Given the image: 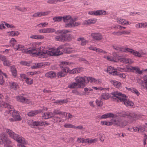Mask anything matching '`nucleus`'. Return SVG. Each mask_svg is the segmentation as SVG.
Here are the masks:
<instances>
[{
  "mask_svg": "<svg viewBox=\"0 0 147 147\" xmlns=\"http://www.w3.org/2000/svg\"><path fill=\"white\" fill-rule=\"evenodd\" d=\"M113 47L115 50L117 51L127 53V50L128 49L127 48H125L121 47L120 46H117L116 45L113 46Z\"/></svg>",
  "mask_w": 147,
  "mask_h": 147,
  "instance_id": "obj_26",
  "label": "nucleus"
},
{
  "mask_svg": "<svg viewBox=\"0 0 147 147\" xmlns=\"http://www.w3.org/2000/svg\"><path fill=\"white\" fill-rule=\"evenodd\" d=\"M16 99L17 101L22 103L26 104L31 103V101L30 99L21 95L16 96Z\"/></svg>",
  "mask_w": 147,
  "mask_h": 147,
  "instance_id": "obj_13",
  "label": "nucleus"
},
{
  "mask_svg": "<svg viewBox=\"0 0 147 147\" xmlns=\"http://www.w3.org/2000/svg\"><path fill=\"white\" fill-rule=\"evenodd\" d=\"M9 33V36H17L20 33L18 31H12L9 32H8Z\"/></svg>",
  "mask_w": 147,
  "mask_h": 147,
  "instance_id": "obj_43",
  "label": "nucleus"
},
{
  "mask_svg": "<svg viewBox=\"0 0 147 147\" xmlns=\"http://www.w3.org/2000/svg\"><path fill=\"white\" fill-rule=\"evenodd\" d=\"M71 31L68 30H58L55 32L57 34H60V35L57 36L55 37V40L57 41L64 42L63 38V34H67Z\"/></svg>",
  "mask_w": 147,
  "mask_h": 147,
  "instance_id": "obj_10",
  "label": "nucleus"
},
{
  "mask_svg": "<svg viewBox=\"0 0 147 147\" xmlns=\"http://www.w3.org/2000/svg\"><path fill=\"white\" fill-rule=\"evenodd\" d=\"M69 73L71 74H75L79 73L81 72V69L79 68H76L71 70L69 69Z\"/></svg>",
  "mask_w": 147,
  "mask_h": 147,
  "instance_id": "obj_38",
  "label": "nucleus"
},
{
  "mask_svg": "<svg viewBox=\"0 0 147 147\" xmlns=\"http://www.w3.org/2000/svg\"><path fill=\"white\" fill-rule=\"evenodd\" d=\"M40 43L35 42L33 44V47L32 48L26 49L23 52L25 53L30 54L32 56H38L41 58L46 57L47 55L57 56L63 54V51L59 50L63 49L64 46L62 45L56 49L53 48L49 49V50H45V47L37 48V46Z\"/></svg>",
  "mask_w": 147,
  "mask_h": 147,
  "instance_id": "obj_1",
  "label": "nucleus"
},
{
  "mask_svg": "<svg viewBox=\"0 0 147 147\" xmlns=\"http://www.w3.org/2000/svg\"><path fill=\"white\" fill-rule=\"evenodd\" d=\"M67 102V99H64L62 100H57L56 101V102L57 103L63 104L66 103Z\"/></svg>",
  "mask_w": 147,
  "mask_h": 147,
  "instance_id": "obj_59",
  "label": "nucleus"
},
{
  "mask_svg": "<svg viewBox=\"0 0 147 147\" xmlns=\"http://www.w3.org/2000/svg\"><path fill=\"white\" fill-rule=\"evenodd\" d=\"M9 86L11 88L13 89L14 90L17 89V88L18 87V84L17 83L13 82H9Z\"/></svg>",
  "mask_w": 147,
  "mask_h": 147,
  "instance_id": "obj_34",
  "label": "nucleus"
},
{
  "mask_svg": "<svg viewBox=\"0 0 147 147\" xmlns=\"http://www.w3.org/2000/svg\"><path fill=\"white\" fill-rule=\"evenodd\" d=\"M68 87L70 88H78V85L76 82L70 83L68 85Z\"/></svg>",
  "mask_w": 147,
  "mask_h": 147,
  "instance_id": "obj_36",
  "label": "nucleus"
},
{
  "mask_svg": "<svg viewBox=\"0 0 147 147\" xmlns=\"http://www.w3.org/2000/svg\"><path fill=\"white\" fill-rule=\"evenodd\" d=\"M88 48L90 50H92L94 51H95L96 52L101 53L104 54L107 53V52L106 51L102 50V49L100 48H97L96 47H94L92 46H90Z\"/></svg>",
  "mask_w": 147,
  "mask_h": 147,
  "instance_id": "obj_24",
  "label": "nucleus"
},
{
  "mask_svg": "<svg viewBox=\"0 0 147 147\" xmlns=\"http://www.w3.org/2000/svg\"><path fill=\"white\" fill-rule=\"evenodd\" d=\"M50 13V11H46L40 12V17L48 15Z\"/></svg>",
  "mask_w": 147,
  "mask_h": 147,
  "instance_id": "obj_55",
  "label": "nucleus"
},
{
  "mask_svg": "<svg viewBox=\"0 0 147 147\" xmlns=\"http://www.w3.org/2000/svg\"><path fill=\"white\" fill-rule=\"evenodd\" d=\"M76 82L78 83V88H81L85 86L86 83V77H82L77 76L74 78Z\"/></svg>",
  "mask_w": 147,
  "mask_h": 147,
  "instance_id": "obj_9",
  "label": "nucleus"
},
{
  "mask_svg": "<svg viewBox=\"0 0 147 147\" xmlns=\"http://www.w3.org/2000/svg\"><path fill=\"white\" fill-rule=\"evenodd\" d=\"M95 79V78L92 77H86V84L87 83L89 82L92 83H94Z\"/></svg>",
  "mask_w": 147,
  "mask_h": 147,
  "instance_id": "obj_51",
  "label": "nucleus"
},
{
  "mask_svg": "<svg viewBox=\"0 0 147 147\" xmlns=\"http://www.w3.org/2000/svg\"><path fill=\"white\" fill-rule=\"evenodd\" d=\"M48 25V23L47 22L37 24L35 26V27L36 28L37 27H38L39 28L45 27H47Z\"/></svg>",
  "mask_w": 147,
  "mask_h": 147,
  "instance_id": "obj_46",
  "label": "nucleus"
},
{
  "mask_svg": "<svg viewBox=\"0 0 147 147\" xmlns=\"http://www.w3.org/2000/svg\"><path fill=\"white\" fill-rule=\"evenodd\" d=\"M67 119H69L71 118L72 117V115L69 113H65V115H63Z\"/></svg>",
  "mask_w": 147,
  "mask_h": 147,
  "instance_id": "obj_63",
  "label": "nucleus"
},
{
  "mask_svg": "<svg viewBox=\"0 0 147 147\" xmlns=\"http://www.w3.org/2000/svg\"><path fill=\"white\" fill-rule=\"evenodd\" d=\"M123 116L124 117H128L130 119H135L136 118L137 115L136 114L131 112L129 113L128 112L123 113Z\"/></svg>",
  "mask_w": 147,
  "mask_h": 147,
  "instance_id": "obj_16",
  "label": "nucleus"
},
{
  "mask_svg": "<svg viewBox=\"0 0 147 147\" xmlns=\"http://www.w3.org/2000/svg\"><path fill=\"white\" fill-rule=\"evenodd\" d=\"M28 124L32 128L34 127L35 126H47L49 125V123L47 121H32V120H30L28 121Z\"/></svg>",
  "mask_w": 147,
  "mask_h": 147,
  "instance_id": "obj_8",
  "label": "nucleus"
},
{
  "mask_svg": "<svg viewBox=\"0 0 147 147\" xmlns=\"http://www.w3.org/2000/svg\"><path fill=\"white\" fill-rule=\"evenodd\" d=\"M3 75L6 77V74L3 73L0 70V84L1 85L3 84L4 82L3 79Z\"/></svg>",
  "mask_w": 147,
  "mask_h": 147,
  "instance_id": "obj_42",
  "label": "nucleus"
},
{
  "mask_svg": "<svg viewBox=\"0 0 147 147\" xmlns=\"http://www.w3.org/2000/svg\"><path fill=\"white\" fill-rule=\"evenodd\" d=\"M64 127L65 128H74V127H75V126L70 123H65L64 125Z\"/></svg>",
  "mask_w": 147,
  "mask_h": 147,
  "instance_id": "obj_53",
  "label": "nucleus"
},
{
  "mask_svg": "<svg viewBox=\"0 0 147 147\" xmlns=\"http://www.w3.org/2000/svg\"><path fill=\"white\" fill-rule=\"evenodd\" d=\"M107 71V73L113 75L115 76L117 75V70L114 69L113 67L110 66L108 67Z\"/></svg>",
  "mask_w": 147,
  "mask_h": 147,
  "instance_id": "obj_23",
  "label": "nucleus"
},
{
  "mask_svg": "<svg viewBox=\"0 0 147 147\" xmlns=\"http://www.w3.org/2000/svg\"><path fill=\"white\" fill-rule=\"evenodd\" d=\"M103 58L105 59H107V60L110 61H116V59L114 57H112L111 56H106L104 55L103 57Z\"/></svg>",
  "mask_w": 147,
  "mask_h": 147,
  "instance_id": "obj_40",
  "label": "nucleus"
},
{
  "mask_svg": "<svg viewBox=\"0 0 147 147\" xmlns=\"http://www.w3.org/2000/svg\"><path fill=\"white\" fill-rule=\"evenodd\" d=\"M110 82L116 88H119L121 86V84L119 82L115 80H111Z\"/></svg>",
  "mask_w": 147,
  "mask_h": 147,
  "instance_id": "obj_31",
  "label": "nucleus"
},
{
  "mask_svg": "<svg viewBox=\"0 0 147 147\" xmlns=\"http://www.w3.org/2000/svg\"><path fill=\"white\" fill-rule=\"evenodd\" d=\"M11 143V141L7 138L5 134H2L0 136V144H4L5 147H12L10 146H6V144H9Z\"/></svg>",
  "mask_w": 147,
  "mask_h": 147,
  "instance_id": "obj_11",
  "label": "nucleus"
},
{
  "mask_svg": "<svg viewBox=\"0 0 147 147\" xmlns=\"http://www.w3.org/2000/svg\"><path fill=\"white\" fill-rule=\"evenodd\" d=\"M41 112V110H36L34 111H31L28 113V115L29 116H32L35 115Z\"/></svg>",
  "mask_w": 147,
  "mask_h": 147,
  "instance_id": "obj_32",
  "label": "nucleus"
},
{
  "mask_svg": "<svg viewBox=\"0 0 147 147\" xmlns=\"http://www.w3.org/2000/svg\"><path fill=\"white\" fill-rule=\"evenodd\" d=\"M116 20L117 23L119 24L126 25H129V22L126 21L124 19L120 18H117L116 19Z\"/></svg>",
  "mask_w": 147,
  "mask_h": 147,
  "instance_id": "obj_21",
  "label": "nucleus"
},
{
  "mask_svg": "<svg viewBox=\"0 0 147 147\" xmlns=\"http://www.w3.org/2000/svg\"><path fill=\"white\" fill-rule=\"evenodd\" d=\"M10 62L6 59L3 62L4 65L7 66H9L10 65Z\"/></svg>",
  "mask_w": 147,
  "mask_h": 147,
  "instance_id": "obj_61",
  "label": "nucleus"
},
{
  "mask_svg": "<svg viewBox=\"0 0 147 147\" xmlns=\"http://www.w3.org/2000/svg\"><path fill=\"white\" fill-rule=\"evenodd\" d=\"M44 37L41 35H32L30 36V38L36 39H41L44 38Z\"/></svg>",
  "mask_w": 147,
  "mask_h": 147,
  "instance_id": "obj_41",
  "label": "nucleus"
},
{
  "mask_svg": "<svg viewBox=\"0 0 147 147\" xmlns=\"http://www.w3.org/2000/svg\"><path fill=\"white\" fill-rule=\"evenodd\" d=\"M53 116V113L51 112H47L42 114L43 119H46L51 118Z\"/></svg>",
  "mask_w": 147,
  "mask_h": 147,
  "instance_id": "obj_27",
  "label": "nucleus"
},
{
  "mask_svg": "<svg viewBox=\"0 0 147 147\" xmlns=\"http://www.w3.org/2000/svg\"><path fill=\"white\" fill-rule=\"evenodd\" d=\"M121 32V35L123 34L124 35H129L130 33V30H123Z\"/></svg>",
  "mask_w": 147,
  "mask_h": 147,
  "instance_id": "obj_58",
  "label": "nucleus"
},
{
  "mask_svg": "<svg viewBox=\"0 0 147 147\" xmlns=\"http://www.w3.org/2000/svg\"><path fill=\"white\" fill-rule=\"evenodd\" d=\"M53 113L55 115H65V112H61L58 109L55 110L53 112Z\"/></svg>",
  "mask_w": 147,
  "mask_h": 147,
  "instance_id": "obj_47",
  "label": "nucleus"
},
{
  "mask_svg": "<svg viewBox=\"0 0 147 147\" xmlns=\"http://www.w3.org/2000/svg\"><path fill=\"white\" fill-rule=\"evenodd\" d=\"M97 19L95 18H92L84 21L82 24L84 25H90L95 24L96 22Z\"/></svg>",
  "mask_w": 147,
  "mask_h": 147,
  "instance_id": "obj_19",
  "label": "nucleus"
},
{
  "mask_svg": "<svg viewBox=\"0 0 147 147\" xmlns=\"http://www.w3.org/2000/svg\"><path fill=\"white\" fill-rule=\"evenodd\" d=\"M130 54H132L136 57H141L142 55H145L146 53L142 52V51L140 52L136 51L132 49L128 48L127 53Z\"/></svg>",
  "mask_w": 147,
  "mask_h": 147,
  "instance_id": "obj_12",
  "label": "nucleus"
},
{
  "mask_svg": "<svg viewBox=\"0 0 147 147\" xmlns=\"http://www.w3.org/2000/svg\"><path fill=\"white\" fill-rule=\"evenodd\" d=\"M24 47L23 45L20 44H16L14 46L13 49L16 51H22L24 49Z\"/></svg>",
  "mask_w": 147,
  "mask_h": 147,
  "instance_id": "obj_33",
  "label": "nucleus"
},
{
  "mask_svg": "<svg viewBox=\"0 0 147 147\" xmlns=\"http://www.w3.org/2000/svg\"><path fill=\"white\" fill-rule=\"evenodd\" d=\"M133 71L134 72H135L136 74H142V71L140 70V68L138 67H134Z\"/></svg>",
  "mask_w": 147,
  "mask_h": 147,
  "instance_id": "obj_44",
  "label": "nucleus"
},
{
  "mask_svg": "<svg viewBox=\"0 0 147 147\" xmlns=\"http://www.w3.org/2000/svg\"><path fill=\"white\" fill-rule=\"evenodd\" d=\"M69 65V62H63L60 65V67L62 71L58 73L57 76L59 78L64 76L67 73L69 72V69L66 66Z\"/></svg>",
  "mask_w": 147,
  "mask_h": 147,
  "instance_id": "obj_7",
  "label": "nucleus"
},
{
  "mask_svg": "<svg viewBox=\"0 0 147 147\" xmlns=\"http://www.w3.org/2000/svg\"><path fill=\"white\" fill-rule=\"evenodd\" d=\"M37 65L38 66V68H40L45 67L46 65H49V63L48 62L37 63Z\"/></svg>",
  "mask_w": 147,
  "mask_h": 147,
  "instance_id": "obj_49",
  "label": "nucleus"
},
{
  "mask_svg": "<svg viewBox=\"0 0 147 147\" xmlns=\"http://www.w3.org/2000/svg\"><path fill=\"white\" fill-rule=\"evenodd\" d=\"M97 139L96 138L94 139L89 138H87L86 139V143L90 144L96 143L97 141Z\"/></svg>",
  "mask_w": 147,
  "mask_h": 147,
  "instance_id": "obj_37",
  "label": "nucleus"
},
{
  "mask_svg": "<svg viewBox=\"0 0 147 147\" xmlns=\"http://www.w3.org/2000/svg\"><path fill=\"white\" fill-rule=\"evenodd\" d=\"M92 88L96 90H105L108 89V88H103L101 87H99L98 88L95 86H92Z\"/></svg>",
  "mask_w": 147,
  "mask_h": 147,
  "instance_id": "obj_60",
  "label": "nucleus"
},
{
  "mask_svg": "<svg viewBox=\"0 0 147 147\" xmlns=\"http://www.w3.org/2000/svg\"><path fill=\"white\" fill-rule=\"evenodd\" d=\"M88 14L90 15H94L96 16L107 14L106 11L104 10H98L89 11Z\"/></svg>",
  "mask_w": 147,
  "mask_h": 147,
  "instance_id": "obj_14",
  "label": "nucleus"
},
{
  "mask_svg": "<svg viewBox=\"0 0 147 147\" xmlns=\"http://www.w3.org/2000/svg\"><path fill=\"white\" fill-rule=\"evenodd\" d=\"M37 72L36 71H33V72H28L26 73L27 74L28 76H32L36 74H37Z\"/></svg>",
  "mask_w": 147,
  "mask_h": 147,
  "instance_id": "obj_62",
  "label": "nucleus"
},
{
  "mask_svg": "<svg viewBox=\"0 0 147 147\" xmlns=\"http://www.w3.org/2000/svg\"><path fill=\"white\" fill-rule=\"evenodd\" d=\"M121 62L125 64H131L134 63V61L131 59L127 58H122L119 59Z\"/></svg>",
  "mask_w": 147,
  "mask_h": 147,
  "instance_id": "obj_22",
  "label": "nucleus"
},
{
  "mask_svg": "<svg viewBox=\"0 0 147 147\" xmlns=\"http://www.w3.org/2000/svg\"><path fill=\"white\" fill-rule=\"evenodd\" d=\"M11 70L13 75L16 76L17 74V72L15 67L14 66H11Z\"/></svg>",
  "mask_w": 147,
  "mask_h": 147,
  "instance_id": "obj_45",
  "label": "nucleus"
},
{
  "mask_svg": "<svg viewBox=\"0 0 147 147\" xmlns=\"http://www.w3.org/2000/svg\"><path fill=\"white\" fill-rule=\"evenodd\" d=\"M109 97L110 96L108 93H103L101 94L100 98L101 100H107L109 99Z\"/></svg>",
  "mask_w": 147,
  "mask_h": 147,
  "instance_id": "obj_35",
  "label": "nucleus"
},
{
  "mask_svg": "<svg viewBox=\"0 0 147 147\" xmlns=\"http://www.w3.org/2000/svg\"><path fill=\"white\" fill-rule=\"evenodd\" d=\"M96 105L98 106L101 107L102 106L103 102L101 100H96Z\"/></svg>",
  "mask_w": 147,
  "mask_h": 147,
  "instance_id": "obj_64",
  "label": "nucleus"
},
{
  "mask_svg": "<svg viewBox=\"0 0 147 147\" xmlns=\"http://www.w3.org/2000/svg\"><path fill=\"white\" fill-rule=\"evenodd\" d=\"M26 81V83L28 85H31L33 83V80L30 78H27Z\"/></svg>",
  "mask_w": 147,
  "mask_h": 147,
  "instance_id": "obj_54",
  "label": "nucleus"
},
{
  "mask_svg": "<svg viewBox=\"0 0 147 147\" xmlns=\"http://www.w3.org/2000/svg\"><path fill=\"white\" fill-rule=\"evenodd\" d=\"M20 64L23 65L29 66L30 65V62L26 61H21L20 62Z\"/></svg>",
  "mask_w": 147,
  "mask_h": 147,
  "instance_id": "obj_57",
  "label": "nucleus"
},
{
  "mask_svg": "<svg viewBox=\"0 0 147 147\" xmlns=\"http://www.w3.org/2000/svg\"><path fill=\"white\" fill-rule=\"evenodd\" d=\"M55 32V30L51 28H43L39 29L38 32L40 33H48Z\"/></svg>",
  "mask_w": 147,
  "mask_h": 147,
  "instance_id": "obj_18",
  "label": "nucleus"
},
{
  "mask_svg": "<svg viewBox=\"0 0 147 147\" xmlns=\"http://www.w3.org/2000/svg\"><path fill=\"white\" fill-rule=\"evenodd\" d=\"M73 37L72 35L71 34H63L64 41H70L72 40Z\"/></svg>",
  "mask_w": 147,
  "mask_h": 147,
  "instance_id": "obj_25",
  "label": "nucleus"
},
{
  "mask_svg": "<svg viewBox=\"0 0 147 147\" xmlns=\"http://www.w3.org/2000/svg\"><path fill=\"white\" fill-rule=\"evenodd\" d=\"M85 94L86 95H88L90 91H92L93 89L91 88H88L86 87L84 89Z\"/></svg>",
  "mask_w": 147,
  "mask_h": 147,
  "instance_id": "obj_50",
  "label": "nucleus"
},
{
  "mask_svg": "<svg viewBox=\"0 0 147 147\" xmlns=\"http://www.w3.org/2000/svg\"><path fill=\"white\" fill-rule=\"evenodd\" d=\"M77 40L81 42L80 45L82 46H84L88 43V41L86 40L83 37H81L78 38Z\"/></svg>",
  "mask_w": 147,
  "mask_h": 147,
  "instance_id": "obj_30",
  "label": "nucleus"
},
{
  "mask_svg": "<svg viewBox=\"0 0 147 147\" xmlns=\"http://www.w3.org/2000/svg\"><path fill=\"white\" fill-rule=\"evenodd\" d=\"M111 122L105 121V125L107 126H110L113 125L119 126L120 127H123L126 126L127 122L125 121H122L121 119H112Z\"/></svg>",
  "mask_w": 147,
  "mask_h": 147,
  "instance_id": "obj_5",
  "label": "nucleus"
},
{
  "mask_svg": "<svg viewBox=\"0 0 147 147\" xmlns=\"http://www.w3.org/2000/svg\"><path fill=\"white\" fill-rule=\"evenodd\" d=\"M113 101L117 102H123L124 104L127 107H131L134 105L133 102L126 98V96L119 92L115 91L111 93Z\"/></svg>",
  "mask_w": 147,
  "mask_h": 147,
  "instance_id": "obj_3",
  "label": "nucleus"
},
{
  "mask_svg": "<svg viewBox=\"0 0 147 147\" xmlns=\"http://www.w3.org/2000/svg\"><path fill=\"white\" fill-rule=\"evenodd\" d=\"M63 19L64 22L65 23V27L71 28L77 26L81 24L80 22H76L77 18H72L70 16H65L63 17L56 16L54 17L53 20L55 22H59Z\"/></svg>",
  "mask_w": 147,
  "mask_h": 147,
  "instance_id": "obj_2",
  "label": "nucleus"
},
{
  "mask_svg": "<svg viewBox=\"0 0 147 147\" xmlns=\"http://www.w3.org/2000/svg\"><path fill=\"white\" fill-rule=\"evenodd\" d=\"M134 67L132 66H129L126 67V72L130 71V72H134Z\"/></svg>",
  "mask_w": 147,
  "mask_h": 147,
  "instance_id": "obj_56",
  "label": "nucleus"
},
{
  "mask_svg": "<svg viewBox=\"0 0 147 147\" xmlns=\"http://www.w3.org/2000/svg\"><path fill=\"white\" fill-rule=\"evenodd\" d=\"M6 131L8 134L11 138L15 140L18 142L25 144H27V142L25 140L24 138L16 134L12 130L9 129H7Z\"/></svg>",
  "mask_w": 147,
  "mask_h": 147,
  "instance_id": "obj_6",
  "label": "nucleus"
},
{
  "mask_svg": "<svg viewBox=\"0 0 147 147\" xmlns=\"http://www.w3.org/2000/svg\"><path fill=\"white\" fill-rule=\"evenodd\" d=\"M77 142L80 143H86V139H85L82 138H78L77 139Z\"/></svg>",
  "mask_w": 147,
  "mask_h": 147,
  "instance_id": "obj_52",
  "label": "nucleus"
},
{
  "mask_svg": "<svg viewBox=\"0 0 147 147\" xmlns=\"http://www.w3.org/2000/svg\"><path fill=\"white\" fill-rule=\"evenodd\" d=\"M11 109L7 110L5 112V115L7 116H11V118L9 119L10 121H19L21 119V117L19 115L18 112L14 110L13 107H11Z\"/></svg>",
  "mask_w": 147,
  "mask_h": 147,
  "instance_id": "obj_4",
  "label": "nucleus"
},
{
  "mask_svg": "<svg viewBox=\"0 0 147 147\" xmlns=\"http://www.w3.org/2000/svg\"><path fill=\"white\" fill-rule=\"evenodd\" d=\"M56 74L54 71H50L46 73L45 74L46 77L51 78H54L56 77Z\"/></svg>",
  "mask_w": 147,
  "mask_h": 147,
  "instance_id": "obj_28",
  "label": "nucleus"
},
{
  "mask_svg": "<svg viewBox=\"0 0 147 147\" xmlns=\"http://www.w3.org/2000/svg\"><path fill=\"white\" fill-rule=\"evenodd\" d=\"M126 89L129 91H130L133 93H135L137 96H139L140 94V93L135 88H128L126 87Z\"/></svg>",
  "mask_w": 147,
  "mask_h": 147,
  "instance_id": "obj_39",
  "label": "nucleus"
},
{
  "mask_svg": "<svg viewBox=\"0 0 147 147\" xmlns=\"http://www.w3.org/2000/svg\"><path fill=\"white\" fill-rule=\"evenodd\" d=\"M10 46L14 47V46H15L17 43L16 40L13 38H12L10 40Z\"/></svg>",
  "mask_w": 147,
  "mask_h": 147,
  "instance_id": "obj_48",
  "label": "nucleus"
},
{
  "mask_svg": "<svg viewBox=\"0 0 147 147\" xmlns=\"http://www.w3.org/2000/svg\"><path fill=\"white\" fill-rule=\"evenodd\" d=\"M91 36L93 39L95 41H99L102 38V35L100 33H92Z\"/></svg>",
  "mask_w": 147,
  "mask_h": 147,
  "instance_id": "obj_15",
  "label": "nucleus"
},
{
  "mask_svg": "<svg viewBox=\"0 0 147 147\" xmlns=\"http://www.w3.org/2000/svg\"><path fill=\"white\" fill-rule=\"evenodd\" d=\"M63 53H74L75 51L73 50L71 47H66L63 49Z\"/></svg>",
  "mask_w": 147,
  "mask_h": 147,
  "instance_id": "obj_29",
  "label": "nucleus"
},
{
  "mask_svg": "<svg viewBox=\"0 0 147 147\" xmlns=\"http://www.w3.org/2000/svg\"><path fill=\"white\" fill-rule=\"evenodd\" d=\"M117 117V115L116 114H114L112 113H108L102 115L100 117V119H106L108 118H114Z\"/></svg>",
  "mask_w": 147,
  "mask_h": 147,
  "instance_id": "obj_17",
  "label": "nucleus"
},
{
  "mask_svg": "<svg viewBox=\"0 0 147 147\" xmlns=\"http://www.w3.org/2000/svg\"><path fill=\"white\" fill-rule=\"evenodd\" d=\"M7 107L8 110L11 109V107H13L8 103H6L5 102L2 101H0V111H1L3 108Z\"/></svg>",
  "mask_w": 147,
  "mask_h": 147,
  "instance_id": "obj_20",
  "label": "nucleus"
}]
</instances>
